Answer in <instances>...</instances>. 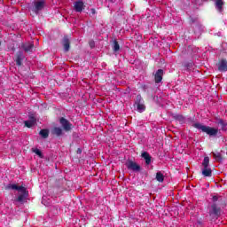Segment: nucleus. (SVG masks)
Segmentation results:
<instances>
[{
	"label": "nucleus",
	"instance_id": "39448f33",
	"mask_svg": "<svg viewBox=\"0 0 227 227\" xmlns=\"http://www.w3.org/2000/svg\"><path fill=\"white\" fill-rule=\"evenodd\" d=\"M126 167L129 171H134L135 173H139V171H141V166L132 160H129L126 163Z\"/></svg>",
	"mask_w": 227,
	"mask_h": 227
},
{
	"label": "nucleus",
	"instance_id": "412c9836",
	"mask_svg": "<svg viewBox=\"0 0 227 227\" xmlns=\"http://www.w3.org/2000/svg\"><path fill=\"white\" fill-rule=\"evenodd\" d=\"M208 164H210V158L208 156L204 157L202 166L203 168H208Z\"/></svg>",
	"mask_w": 227,
	"mask_h": 227
},
{
	"label": "nucleus",
	"instance_id": "f257e3e1",
	"mask_svg": "<svg viewBox=\"0 0 227 227\" xmlns=\"http://www.w3.org/2000/svg\"><path fill=\"white\" fill-rule=\"evenodd\" d=\"M215 123L217 125L219 128H214L210 126H205L200 122H196L192 125L194 129H198V130H201L205 134H207L209 137H216L217 134L219 132H227V121L223 120L221 117H215Z\"/></svg>",
	"mask_w": 227,
	"mask_h": 227
},
{
	"label": "nucleus",
	"instance_id": "423d86ee",
	"mask_svg": "<svg viewBox=\"0 0 227 227\" xmlns=\"http://www.w3.org/2000/svg\"><path fill=\"white\" fill-rule=\"evenodd\" d=\"M59 123L66 132H70L74 128V125L71 124L70 121L67 120L65 117L59 119Z\"/></svg>",
	"mask_w": 227,
	"mask_h": 227
},
{
	"label": "nucleus",
	"instance_id": "1a4fd4ad",
	"mask_svg": "<svg viewBox=\"0 0 227 227\" xmlns=\"http://www.w3.org/2000/svg\"><path fill=\"white\" fill-rule=\"evenodd\" d=\"M15 58H16L15 62H16L17 67H22V61H24V59L26 58L24 56V52L17 51Z\"/></svg>",
	"mask_w": 227,
	"mask_h": 227
},
{
	"label": "nucleus",
	"instance_id": "4468645a",
	"mask_svg": "<svg viewBox=\"0 0 227 227\" xmlns=\"http://www.w3.org/2000/svg\"><path fill=\"white\" fill-rule=\"evenodd\" d=\"M141 158L145 159L146 166H150L152 164V156L148 152H144L141 153Z\"/></svg>",
	"mask_w": 227,
	"mask_h": 227
},
{
	"label": "nucleus",
	"instance_id": "2eb2a0df",
	"mask_svg": "<svg viewBox=\"0 0 227 227\" xmlns=\"http://www.w3.org/2000/svg\"><path fill=\"white\" fill-rule=\"evenodd\" d=\"M215 6L220 13L223 12V6H224V0H215Z\"/></svg>",
	"mask_w": 227,
	"mask_h": 227
},
{
	"label": "nucleus",
	"instance_id": "72a5a7b5",
	"mask_svg": "<svg viewBox=\"0 0 227 227\" xmlns=\"http://www.w3.org/2000/svg\"><path fill=\"white\" fill-rule=\"evenodd\" d=\"M0 45H1V42H0Z\"/></svg>",
	"mask_w": 227,
	"mask_h": 227
},
{
	"label": "nucleus",
	"instance_id": "f3484780",
	"mask_svg": "<svg viewBox=\"0 0 227 227\" xmlns=\"http://www.w3.org/2000/svg\"><path fill=\"white\" fill-rule=\"evenodd\" d=\"M212 155H213L215 160H216V162H223V155L221 154V153L213 152Z\"/></svg>",
	"mask_w": 227,
	"mask_h": 227
},
{
	"label": "nucleus",
	"instance_id": "9b49d317",
	"mask_svg": "<svg viewBox=\"0 0 227 227\" xmlns=\"http://www.w3.org/2000/svg\"><path fill=\"white\" fill-rule=\"evenodd\" d=\"M74 11H76L78 13H81V12H82V10L85 8L84 2L81 0L74 2Z\"/></svg>",
	"mask_w": 227,
	"mask_h": 227
},
{
	"label": "nucleus",
	"instance_id": "a878e982",
	"mask_svg": "<svg viewBox=\"0 0 227 227\" xmlns=\"http://www.w3.org/2000/svg\"><path fill=\"white\" fill-rule=\"evenodd\" d=\"M28 121H31L35 125V123H36V118H35L34 115H29Z\"/></svg>",
	"mask_w": 227,
	"mask_h": 227
},
{
	"label": "nucleus",
	"instance_id": "f03ea898",
	"mask_svg": "<svg viewBox=\"0 0 227 227\" xmlns=\"http://www.w3.org/2000/svg\"><path fill=\"white\" fill-rule=\"evenodd\" d=\"M5 189L8 191H18V192H21L16 200L19 203H24V200L29 196V192L26 190V187L19 186L17 184H9L6 185Z\"/></svg>",
	"mask_w": 227,
	"mask_h": 227
},
{
	"label": "nucleus",
	"instance_id": "ddd939ff",
	"mask_svg": "<svg viewBox=\"0 0 227 227\" xmlns=\"http://www.w3.org/2000/svg\"><path fill=\"white\" fill-rule=\"evenodd\" d=\"M162 75H164V70L158 69L154 74V81L156 84L162 82Z\"/></svg>",
	"mask_w": 227,
	"mask_h": 227
},
{
	"label": "nucleus",
	"instance_id": "7c9ffc66",
	"mask_svg": "<svg viewBox=\"0 0 227 227\" xmlns=\"http://www.w3.org/2000/svg\"><path fill=\"white\" fill-rule=\"evenodd\" d=\"M90 46L91 47V49H93V47H95V43H94V42H91V43H90Z\"/></svg>",
	"mask_w": 227,
	"mask_h": 227
},
{
	"label": "nucleus",
	"instance_id": "20e7f679",
	"mask_svg": "<svg viewBox=\"0 0 227 227\" xmlns=\"http://www.w3.org/2000/svg\"><path fill=\"white\" fill-rule=\"evenodd\" d=\"M135 106H137L138 113H143V111H146V106H145V99H143V97H141L140 94L137 96Z\"/></svg>",
	"mask_w": 227,
	"mask_h": 227
},
{
	"label": "nucleus",
	"instance_id": "b1692460",
	"mask_svg": "<svg viewBox=\"0 0 227 227\" xmlns=\"http://www.w3.org/2000/svg\"><path fill=\"white\" fill-rule=\"evenodd\" d=\"M174 118L177 121H184L185 120V117H184V115H181V114H176L174 116Z\"/></svg>",
	"mask_w": 227,
	"mask_h": 227
},
{
	"label": "nucleus",
	"instance_id": "393cba45",
	"mask_svg": "<svg viewBox=\"0 0 227 227\" xmlns=\"http://www.w3.org/2000/svg\"><path fill=\"white\" fill-rule=\"evenodd\" d=\"M25 127H27V129H31V127H33V125H35L32 121H25Z\"/></svg>",
	"mask_w": 227,
	"mask_h": 227
},
{
	"label": "nucleus",
	"instance_id": "9d476101",
	"mask_svg": "<svg viewBox=\"0 0 227 227\" xmlns=\"http://www.w3.org/2000/svg\"><path fill=\"white\" fill-rule=\"evenodd\" d=\"M219 72H227V60L223 59L217 63Z\"/></svg>",
	"mask_w": 227,
	"mask_h": 227
},
{
	"label": "nucleus",
	"instance_id": "6ab92c4d",
	"mask_svg": "<svg viewBox=\"0 0 227 227\" xmlns=\"http://www.w3.org/2000/svg\"><path fill=\"white\" fill-rule=\"evenodd\" d=\"M39 134L43 137V139H47L49 137V129H41Z\"/></svg>",
	"mask_w": 227,
	"mask_h": 227
},
{
	"label": "nucleus",
	"instance_id": "cd10ccee",
	"mask_svg": "<svg viewBox=\"0 0 227 227\" xmlns=\"http://www.w3.org/2000/svg\"><path fill=\"white\" fill-rule=\"evenodd\" d=\"M192 65H193L192 62H190V63L185 65V67L186 68H192Z\"/></svg>",
	"mask_w": 227,
	"mask_h": 227
},
{
	"label": "nucleus",
	"instance_id": "473e14b6",
	"mask_svg": "<svg viewBox=\"0 0 227 227\" xmlns=\"http://www.w3.org/2000/svg\"><path fill=\"white\" fill-rule=\"evenodd\" d=\"M202 1H204L205 3H207V1H208V0H202Z\"/></svg>",
	"mask_w": 227,
	"mask_h": 227
},
{
	"label": "nucleus",
	"instance_id": "a211bd4d",
	"mask_svg": "<svg viewBox=\"0 0 227 227\" xmlns=\"http://www.w3.org/2000/svg\"><path fill=\"white\" fill-rule=\"evenodd\" d=\"M203 176H212V168H208V167L204 168L202 169Z\"/></svg>",
	"mask_w": 227,
	"mask_h": 227
},
{
	"label": "nucleus",
	"instance_id": "4be33fe9",
	"mask_svg": "<svg viewBox=\"0 0 227 227\" xmlns=\"http://www.w3.org/2000/svg\"><path fill=\"white\" fill-rule=\"evenodd\" d=\"M34 153H35V155H38V157H40V159H43V154L42 153V151H40V149L35 148L33 149Z\"/></svg>",
	"mask_w": 227,
	"mask_h": 227
},
{
	"label": "nucleus",
	"instance_id": "2f4dec72",
	"mask_svg": "<svg viewBox=\"0 0 227 227\" xmlns=\"http://www.w3.org/2000/svg\"><path fill=\"white\" fill-rule=\"evenodd\" d=\"M12 51L15 52V47L12 48Z\"/></svg>",
	"mask_w": 227,
	"mask_h": 227
},
{
	"label": "nucleus",
	"instance_id": "dca6fc26",
	"mask_svg": "<svg viewBox=\"0 0 227 227\" xmlns=\"http://www.w3.org/2000/svg\"><path fill=\"white\" fill-rule=\"evenodd\" d=\"M52 134L54 136H57L58 137H59V136H62L63 135V129L59 128V127H54L52 129Z\"/></svg>",
	"mask_w": 227,
	"mask_h": 227
},
{
	"label": "nucleus",
	"instance_id": "7ed1b4c3",
	"mask_svg": "<svg viewBox=\"0 0 227 227\" xmlns=\"http://www.w3.org/2000/svg\"><path fill=\"white\" fill-rule=\"evenodd\" d=\"M221 212H223L221 207H219L217 203H213L211 205L208 214L212 219H219V217H221Z\"/></svg>",
	"mask_w": 227,
	"mask_h": 227
},
{
	"label": "nucleus",
	"instance_id": "c756f323",
	"mask_svg": "<svg viewBox=\"0 0 227 227\" xmlns=\"http://www.w3.org/2000/svg\"><path fill=\"white\" fill-rule=\"evenodd\" d=\"M190 21L192 22V24H194V22H196V20H194L193 18H190Z\"/></svg>",
	"mask_w": 227,
	"mask_h": 227
},
{
	"label": "nucleus",
	"instance_id": "6e6552de",
	"mask_svg": "<svg viewBox=\"0 0 227 227\" xmlns=\"http://www.w3.org/2000/svg\"><path fill=\"white\" fill-rule=\"evenodd\" d=\"M44 6H45V2H43V1L34 2L33 12H35V13L38 14V12H42V10H43Z\"/></svg>",
	"mask_w": 227,
	"mask_h": 227
},
{
	"label": "nucleus",
	"instance_id": "aec40b11",
	"mask_svg": "<svg viewBox=\"0 0 227 227\" xmlns=\"http://www.w3.org/2000/svg\"><path fill=\"white\" fill-rule=\"evenodd\" d=\"M156 180H157V182H160V183L164 182V174H162V172H157L156 173Z\"/></svg>",
	"mask_w": 227,
	"mask_h": 227
},
{
	"label": "nucleus",
	"instance_id": "0eeeda50",
	"mask_svg": "<svg viewBox=\"0 0 227 227\" xmlns=\"http://www.w3.org/2000/svg\"><path fill=\"white\" fill-rule=\"evenodd\" d=\"M20 49H22V51H24L27 54H31V52L35 51V44L29 42L22 43L20 45Z\"/></svg>",
	"mask_w": 227,
	"mask_h": 227
},
{
	"label": "nucleus",
	"instance_id": "bb28decb",
	"mask_svg": "<svg viewBox=\"0 0 227 227\" xmlns=\"http://www.w3.org/2000/svg\"><path fill=\"white\" fill-rule=\"evenodd\" d=\"M212 201L213 203H217V201H219V197L217 195H214L212 197Z\"/></svg>",
	"mask_w": 227,
	"mask_h": 227
},
{
	"label": "nucleus",
	"instance_id": "5701e85b",
	"mask_svg": "<svg viewBox=\"0 0 227 227\" xmlns=\"http://www.w3.org/2000/svg\"><path fill=\"white\" fill-rule=\"evenodd\" d=\"M120 51V43H118V41H114V51L118 52Z\"/></svg>",
	"mask_w": 227,
	"mask_h": 227
},
{
	"label": "nucleus",
	"instance_id": "c85d7f7f",
	"mask_svg": "<svg viewBox=\"0 0 227 227\" xmlns=\"http://www.w3.org/2000/svg\"><path fill=\"white\" fill-rule=\"evenodd\" d=\"M90 12H91L92 15H95V13H97V11L95 9H90Z\"/></svg>",
	"mask_w": 227,
	"mask_h": 227
},
{
	"label": "nucleus",
	"instance_id": "f8f14e48",
	"mask_svg": "<svg viewBox=\"0 0 227 227\" xmlns=\"http://www.w3.org/2000/svg\"><path fill=\"white\" fill-rule=\"evenodd\" d=\"M62 45L66 52H68V51H70V37L68 35L64 36Z\"/></svg>",
	"mask_w": 227,
	"mask_h": 227
}]
</instances>
